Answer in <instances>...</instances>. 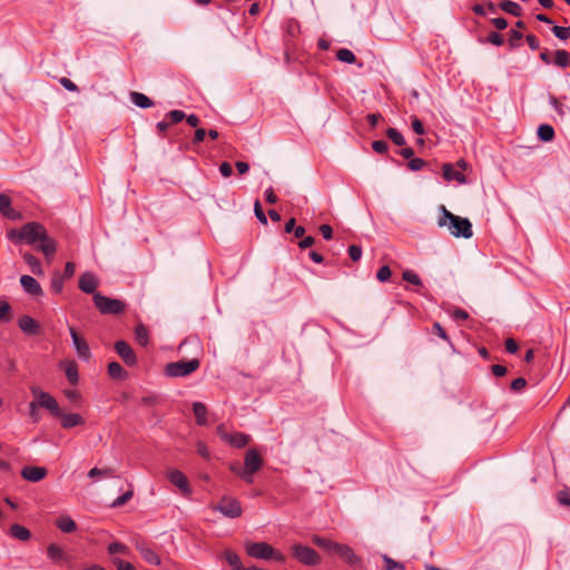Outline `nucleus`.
I'll use <instances>...</instances> for the list:
<instances>
[{"label": "nucleus", "instance_id": "nucleus-1", "mask_svg": "<svg viewBox=\"0 0 570 570\" xmlns=\"http://www.w3.org/2000/svg\"><path fill=\"white\" fill-rule=\"evenodd\" d=\"M8 238L14 243L38 244V249L47 257L53 256L57 250L56 242L48 236L45 226L36 222L24 224L19 230H10Z\"/></svg>", "mask_w": 570, "mask_h": 570}, {"label": "nucleus", "instance_id": "nucleus-2", "mask_svg": "<svg viewBox=\"0 0 570 570\" xmlns=\"http://www.w3.org/2000/svg\"><path fill=\"white\" fill-rule=\"evenodd\" d=\"M440 210L441 216L438 218L439 227H448L450 234L456 238H471L473 236L472 224L468 218L454 215L443 205L440 207Z\"/></svg>", "mask_w": 570, "mask_h": 570}, {"label": "nucleus", "instance_id": "nucleus-3", "mask_svg": "<svg viewBox=\"0 0 570 570\" xmlns=\"http://www.w3.org/2000/svg\"><path fill=\"white\" fill-rule=\"evenodd\" d=\"M263 465V459L255 449H249L246 452L244 469L240 470L237 466H232V471L238 474L244 481L252 483L253 474L256 473Z\"/></svg>", "mask_w": 570, "mask_h": 570}, {"label": "nucleus", "instance_id": "nucleus-4", "mask_svg": "<svg viewBox=\"0 0 570 570\" xmlns=\"http://www.w3.org/2000/svg\"><path fill=\"white\" fill-rule=\"evenodd\" d=\"M245 548L247 554L252 558L261 560H275L277 562L285 561V556L266 542H247Z\"/></svg>", "mask_w": 570, "mask_h": 570}, {"label": "nucleus", "instance_id": "nucleus-5", "mask_svg": "<svg viewBox=\"0 0 570 570\" xmlns=\"http://www.w3.org/2000/svg\"><path fill=\"white\" fill-rule=\"evenodd\" d=\"M199 365L200 363L197 358L171 362L166 365L165 373L170 377L187 376L195 372Z\"/></svg>", "mask_w": 570, "mask_h": 570}, {"label": "nucleus", "instance_id": "nucleus-6", "mask_svg": "<svg viewBox=\"0 0 570 570\" xmlns=\"http://www.w3.org/2000/svg\"><path fill=\"white\" fill-rule=\"evenodd\" d=\"M94 302L101 314L117 315L122 313L126 307L122 301L104 296L100 293L94 295Z\"/></svg>", "mask_w": 570, "mask_h": 570}, {"label": "nucleus", "instance_id": "nucleus-7", "mask_svg": "<svg viewBox=\"0 0 570 570\" xmlns=\"http://www.w3.org/2000/svg\"><path fill=\"white\" fill-rule=\"evenodd\" d=\"M30 391L33 397L39 401L40 406L48 410L52 416L58 417L61 415L62 411L53 396L47 392H43L38 386H31Z\"/></svg>", "mask_w": 570, "mask_h": 570}, {"label": "nucleus", "instance_id": "nucleus-8", "mask_svg": "<svg viewBox=\"0 0 570 570\" xmlns=\"http://www.w3.org/2000/svg\"><path fill=\"white\" fill-rule=\"evenodd\" d=\"M292 554L295 559L306 566H316L321 561L320 556L314 549L301 543L292 546Z\"/></svg>", "mask_w": 570, "mask_h": 570}, {"label": "nucleus", "instance_id": "nucleus-9", "mask_svg": "<svg viewBox=\"0 0 570 570\" xmlns=\"http://www.w3.org/2000/svg\"><path fill=\"white\" fill-rule=\"evenodd\" d=\"M215 511H219L227 518H238L242 514V507L238 500L224 497L219 504L214 505Z\"/></svg>", "mask_w": 570, "mask_h": 570}, {"label": "nucleus", "instance_id": "nucleus-10", "mask_svg": "<svg viewBox=\"0 0 570 570\" xmlns=\"http://www.w3.org/2000/svg\"><path fill=\"white\" fill-rule=\"evenodd\" d=\"M334 554L338 556L350 567L363 568L362 558L358 557L355 551L345 543H340Z\"/></svg>", "mask_w": 570, "mask_h": 570}, {"label": "nucleus", "instance_id": "nucleus-11", "mask_svg": "<svg viewBox=\"0 0 570 570\" xmlns=\"http://www.w3.org/2000/svg\"><path fill=\"white\" fill-rule=\"evenodd\" d=\"M69 333L72 340V345L77 352V355L88 361L91 357L90 347L85 340H82L73 327H69Z\"/></svg>", "mask_w": 570, "mask_h": 570}, {"label": "nucleus", "instance_id": "nucleus-12", "mask_svg": "<svg viewBox=\"0 0 570 570\" xmlns=\"http://www.w3.org/2000/svg\"><path fill=\"white\" fill-rule=\"evenodd\" d=\"M115 350L127 365L132 366L137 363V356L127 342L117 341L115 343Z\"/></svg>", "mask_w": 570, "mask_h": 570}, {"label": "nucleus", "instance_id": "nucleus-13", "mask_svg": "<svg viewBox=\"0 0 570 570\" xmlns=\"http://www.w3.org/2000/svg\"><path fill=\"white\" fill-rule=\"evenodd\" d=\"M48 471L42 466H24L21 476L29 482H39L46 478Z\"/></svg>", "mask_w": 570, "mask_h": 570}, {"label": "nucleus", "instance_id": "nucleus-14", "mask_svg": "<svg viewBox=\"0 0 570 570\" xmlns=\"http://www.w3.org/2000/svg\"><path fill=\"white\" fill-rule=\"evenodd\" d=\"M20 284L26 293L31 296L42 295V288L38 281L30 275H22L20 277Z\"/></svg>", "mask_w": 570, "mask_h": 570}, {"label": "nucleus", "instance_id": "nucleus-15", "mask_svg": "<svg viewBox=\"0 0 570 570\" xmlns=\"http://www.w3.org/2000/svg\"><path fill=\"white\" fill-rule=\"evenodd\" d=\"M98 279L97 277L90 273L86 272L80 276L79 279V288L87 294H94L98 287Z\"/></svg>", "mask_w": 570, "mask_h": 570}, {"label": "nucleus", "instance_id": "nucleus-16", "mask_svg": "<svg viewBox=\"0 0 570 570\" xmlns=\"http://www.w3.org/2000/svg\"><path fill=\"white\" fill-rule=\"evenodd\" d=\"M169 481L175 484L184 494H190V487L187 478L178 470L168 473Z\"/></svg>", "mask_w": 570, "mask_h": 570}, {"label": "nucleus", "instance_id": "nucleus-17", "mask_svg": "<svg viewBox=\"0 0 570 570\" xmlns=\"http://www.w3.org/2000/svg\"><path fill=\"white\" fill-rule=\"evenodd\" d=\"M18 325L20 330L28 335H38L40 333V326L30 316L23 315L19 318Z\"/></svg>", "mask_w": 570, "mask_h": 570}, {"label": "nucleus", "instance_id": "nucleus-18", "mask_svg": "<svg viewBox=\"0 0 570 570\" xmlns=\"http://www.w3.org/2000/svg\"><path fill=\"white\" fill-rule=\"evenodd\" d=\"M61 421V426L63 429H71L77 425L85 424V420L80 414L77 413H63L61 412V415L58 416Z\"/></svg>", "mask_w": 570, "mask_h": 570}, {"label": "nucleus", "instance_id": "nucleus-19", "mask_svg": "<svg viewBox=\"0 0 570 570\" xmlns=\"http://www.w3.org/2000/svg\"><path fill=\"white\" fill-rule=\"evenodd\" d=\"M443 177L445 180L451 181L455 180L459 184H465V176L461 170L455 169L451 164L443 165Z\"/></svg>", "mask_w": 570, "mask_h": 570}, {"label": "nucleus", "instance_id": "nucleus-20", "mask_svg": "<svg viewBox=\"0 0 570 570\" xmlns=\"http://www.w3.org/2000/svg\"><path fill=\"white\" fill-rule=\"evenodd\" d=\"M66 376L70 384L76 385L79 381L78 366L75 361H65L61 363Z\"/></svg>", "mask_w": 570, "mask_h": 570}, {"label": "nucleus", "instance_id": "nucleus-21", "mask_svg": "<svg viewBox=\"0 0 570 570\" xmlns=\"http://www.w3.org/2000/svg\"><path fill=\"white\" fill-rule=\"evenodd\" d=\"M137 550L146 562L156 566L160 563L158 554L148 546L144 543L137 544Z\"/></svg>", "mask_w": 570, "mask_h": 570}, {"label": "nucleus", "instance_id": "nucleus-22", "mask_svg": "<svg viewBox=\"0 0 570 570\" xmlns=\"http://www.w3.org/2000/svg\"><path fill=\"white\" fill-rule=\"evenodd\" d=\"M312 541L320 548H322L323 550H325L327 553L330 554H334L337 547H338V542H334L327 538H323V537H320V535H313L312 538Z\"/></svg>", "mask_w": 570, "mask_h": 570}, {"label": "nucleus", "instance_id": "nucleus-23", "mask_svg": "<svg viewBox=\"0 0 570 570\" xmlns=\"http://www.w3.org/2000/svg\"><path fill=\"white\" fill-rule=\"evenodd\" d=\"M0 213L10 219L18 217L17 212L11 207L10 198L4 194H0Z\"/></svg>", "mask_w": 570, "mask_h": 570}, {"label": "nucleus", "instance_id": "nucleus-24", "mask_svg": "<svg viewBox=\"0 0 570 570\" xmlns=\"http://www.w3.org/2000/svg\"><path fill=\"white\" fill-rule=\"evenodd\" d=\"M108 374L111 379L118 380V381H124L128 376L127 371L118 362L109 363Z\"/></svg>", "mask_w": 570, "mask_h": 570}, {"label": "nucleus", "instance_id": "nucleus-25", "mask_svg": "<svg viewBox=\"0 0 570 570\" xmlns=\"http://www.w3.org/2000/svg\"><path fill=\"white\" fill-rule=\"evenodd\" d=\"M249 440L250 436L248 434L236 432L234 434H229L227 442L237 449H242L249 443Z\"/></svg>", "mask_w": 570, "mask_h": 570}, {"label": "nucleus", "instance_id": "nucleus-26", "mask_svg": "<svg viewBox=\"0 0 570 570\" xmlns=\"http://www.w3.org/2000/svg\"><path fill=\"white\" fill-rule=\"evenodd\" d=\"M56 525L63 532V533H71L77 529L76 522L68 515H61L57 519Z\"/></svg>", "mask_w": 570, "mask_h": 570}, {"label": "nucleus", "instance_id": "nucleus-27", "mask_svg": "<svg viewBox=\"0 0 570 570\" xmlns=\"http://www.w3.org/2000/svg\"><path fill=\"white\" fill-rule=\"evenodd\" d=\"M130 100L139 108H150L154 106V101L150 98L137 91L130 94Z\"/></svg>", "mask_w": 570, "mask_h": 570}, {"label": "nucleus", "instance_id": "nucleus-28", "mask_svg": "<svg viewBox=\"0 0 570 570\" xmlns=\"http://www.w3.org/2000/svg\"><path fill=\"white\" fill-rule=\"evenodd\" d=\"M193 411L196 417V422L198 425H206L207 424V407L202 402H195L193 404Z\"/></svg>", "mask_w": 570, "mask_h": 570}, {"label": "nucleus", "instance_id": "nucleus-29", "mask_svg": "<svg viewBox=\"0 0 570 570\" xmlns=\"http://www.w3.org/2000/svg\"><path fill=\"white\" fill-rule=\"evenodd\" d=\"M10 534H11V537H13L20 541H27L31 537L30 531L26 527L17 524V523L12 524L10 527Z\"/></svg>", "mask_w": 570, "mask_h": 570}, {"label": "nucleus", "instance_id": "nucleus-30", "mask_svg": "<svg viewBox=\"0 0 570 570\" xmlns=\"http://www.w3.org/2000/svg\"><path fill=\"white\" fill-rule=\"evenodd\" d=\"M23 259L30 266V269L35 275L43 274L41 263L36 256H33L32 254L26 253L23 255Z\"/></svg>", "mask_w": 570, "mask_h": 570}, {"label": "nucleus", "instance_id": "nucleus-31", "mask_svg": "<svg viewBox=\"0 0 570 570\" xmlns=\"http://www.w3.org/2000/svg\"><path fill=\"white\" fill-rule=\"evenodd\" d=\"M554 65L566 68L570 65V53L567 50L559 49L554 52Z\"/></svg>", "mask_w": 570, "mask_h": 570}, {"label": "nucleus", "instance_id": "nucleus-32", "mask_svg": "<svg viewBox=\"0 0 570 570\" xmlns=\"http://www.w3.org/2000/svg\"><path fill=\"white\" fill-rule=\"evenodd\" d=\"M538 137L542 141H546V142L551 141L554 138L553 127L550 125H547V124L540 125L538 128Z\"/></svg>", "mask_w": 570, "mask_h": 570}, {"label": "nucleus", "instance_id": "nucleus-33", "mask_svg": "<svg viewBox=\"0 0 570 570\" xmlns=\"http://www.w3.org/2000/svg\"><path fill=\"white\" fill-rule=\"evenodd\" d=\"M500 8L514 17L521 16L522 9L517 2L504 0L500 2Z\"/></svg>", "mask_w": 570, "mask_h": 570}, {"label": "nucleus", "instance_id": "nucleus-34", "mask_svg": "<svg viewBox=\"0 0 570 570\" xmlns=\"http://www.w3.org/2000/svg\"><path fill=\"white\" fill-rule=\"evenodd\" d=\"M383 570H405V566L387 554H382Z\"/></svg>", "mask_w": 570, "mask_h": 570}, {"label": "nucleus", "instance_id": "nucleus-35", "mask_svg": "<svg viewBox=\"0 0 570 570\" xmlns=\"http://www.w3.org/2000/svg\"><path fill=\"white\" fill-rule=\"evenodd\" d=\"M225 559L228 562V564L230 567H233L234 570H244L245 569L240 562L239 557L234 551L226 550Z\"/></svg>", "mask_w": 570, "mask_h": 570}, {"label": "nucleus", "instance_id": "nucleus-36", "mask_svg": "<svg viewBox=\"0 0 570 570\" xmlns=\"http://www.w3.org/2000/svg\"><path fill=\"white\" fill-rule=\"evenodd\" d=\"M47 554L55 562H59L65 558L63 550L55 543L49 544V547L47 548Z\"/></svg>", "mask_w": 570, "mask_h": 570}, {"label": "nucleus", "instance_id": "nucleus-37", "mask_svg": "<svg viewBox=\"0 0 570 570\" xmlns=\"http://www.w3.org/2000/svg\"><path fill=\"white\" fill-rule=\"evenodd\" d=\"M336 58L340 61L346 62V63H354L356 61L355 55L350 49H346V48L340 49L336 53Z\"/></svg>", "mask_w": 570, "mask_h": 570}, {"label": "nucleus", "instance_id": "nucleus-38", "mask_svg": "<svg viewBox=\"0 0 570 570\" xmlns=\"http://www.w3.org/2000/svg\"><path fill=\"white\" fill-rule=\"evenodd\" d=\"M135 336L140 345L145 346L148 344V331L142 324L136 326Z\"/></svg>", "mask_w": 570, "mask_h": 570}, {"label": "nucleus", "instance_id": "nucleus-39", "mask_svg": "<svg viewBox=\"0 0 570 570\" xmlns=\"http://www.w3.org/2000/svg\"><path fill=\"white\" fill-rule=\"evenodd\" d=\"M88 476L89 478H96V476L112 478V476H115V470L111 468H106V469L92 468L88 472Z\"/></svg>", "mask_w": 570, "mask_h": 570}, {"label": "nucleus", "instance_id": "nucleus-40", "mask_svg": "<svg viewBox=\"0 0 570 570\" xmlns=\"http://www.w3.org/2000/svg\"><path fill=\"white\" fill-rule=\"evenodd\" d=\"M387 137L397 146L405 145V139L402 136L400 131H397L395 128H389L386 130Z\"/></svg>", "mask_w": 570, "mask_h": 570}, {"label": "nucleus", "instance_id": "nucleus-41", "mask_svg": "<svg viewBox=\"0 0 570 570\" xmlns=\"http://www.w3.org/2000/svg\"><path fill=\"white\" fill-rule=\"evenodd\" d=\"M39 407H41V406L37 399H35L32 402L29 403V416L31 417V420L33 422L40 421Z\"/></svg>", "mask_w": 570, "mask_h": 570}, {"label": "nucleus", "instance_id": "nucleus-42", "mask_svg": "<svg viewBox=\"0 0 570 570\" xmlns=\"http://www.w3.org/2000/svg\"><path fill=\"white\" fill-rule=\"evenodd\" d=\"M552 32L560 40H567L570 38V26L569 27L554 26L552 28Z\"/></svg>", "mask_w": 570, "mask_h": 570}, {"label": "nucleus", "instance_id": "nucleus-43", "mask_svg": "<svg viewBox=\"0 0 570 570\" xmlns=\"http://www.w3.org/2000/svg\"><path fill=\"white\" fill-rule=\"evenodd\" d=\"M128 551H129L128 548L120 542H112L108 547V552L110 554H116V553L127 554Z\"/></svg>", "mask_w": 570, "mask_h": 570}, {"label": "nucleus", "instance_id": "nucleus-44", "mask_svg": "<svg viewBox=\"0 0 570 570\" xmlns=\"http://www.w3.org/2000/svg\"><path fill=\"white\" fill-rule=\"evenodd\" d=\"M10 311H11V306L4 301H0V321L1 322H9Z\"/></svg>", "mask_w": 570, "mask_h": 570}, {"label": "nucleus", "instance_id": "nucleus-45", "mask_svg": "<svg viewBox=\"0 0 570 570\" xmlns=\"http://www.w3.org/2000/svg\"><path fill=\"white\" fill-rule=\"evenodd\" d=\"M166 117L169 119L170 124H177L181 121L186 115L181 110H171L166 115Z\"/></svg>", "mask_w": 570, "mask_h": 570}, {"label": "nucleus", "instance_id": "nucleus-46", "mask_svg": "<svg viewBox=\"0 0 570 570\" xmlns=\"http://www.w3.org/2000/svg\"><path fill=\"white\" fill-rule=\"evenodd\" d=\"M485 42L492 43L494 46H501L504 42V38L502 35H500L495 31H492L489 33Z\"/></svg>", "mask_w": 570, "mask_h": 570}, {"label": "nucleus", "instance_id": "nucleus-47", "mask_svg": "<svg viewBox=\"0 0 570 570\" xmlns=\"http://www.w3.org/2000/svg\"><path fill=\"white\" fill-rule=\"evenodd\" d=\"M558 502L562 505L570 507V488H566L558 493Z\"/></svg>", "mask_w": 570, "mask_h": 570}, {"label": "nucleus", "instance_id": "nucleus-48", "mask_svg": "<svg viewBox=\"0 0 570 570\" xmlns=\"http://www.w3.org/2000/svg\"><path fill=\"white\" fill-rule=\"evenodd\" d=\"M392 275L391 268L386 265L382 266L376 274V277L380 282H386L390 279Z\"/></svg>", "mask_w": 570, "mask_h": 570}, {"label": "nucleus", "instance_id": "nucleus-49", "mask_svg": "<svg viewBox=\"0 0 570 570\" xmlns=\"http://www.w3.org/2000/svg\"><path fill=\"white\" fill-rule=\"evenodd\" d=\"M403 279L413 284V285H421V279L420 277L413 273L412 271H405L403 272Z\"/></svg>", "mask_w": 570, "mask_h": 570}, {"label": "nucleus", "instance_id": "nucleus-50", "mask_svg": "<svg viewBox=\"0 0 570 570\" xmlns=\"http://www.w3.org/2000/svg\"><path fill=\"white\" fill-rule=\"evenodd\" d=\"M523 35L518 30L510 31L509 45L511 48H515L519 46V41L522 39Z\"/></svg>", "mask_w": 570, "mask_h": 570}, {"label": "nucleus", "instance_id": "nucleus-51", "mask_svg": "<svg viewBox=\"0 0 570 570\" xmlns=\"http://www.w3.org/2000/svg\"><path fill=\"white\" fill-rule=\"evenodd\" d=\"M132 490H129L127 492H125L122 495L118 497L114 503H112V507H120V505H124L125 503H127L131 498H132Z\"/></svg>", "mask_w": 570, "mask_h": 570}, {"label": "nucleus", "instance_id": "nucleus-52", "mask_svg": "<svg viewBox=\"0 0 570 570\" xmlns=\"http://www.w3.org/2000/svg\"><path fill=\"white\" fill-rule=\"evenodd\" d=\"M59 82L68 91L77 92L79 90L78 86L75 82H72L70 79L66 78V77L60 78Z\"/></svg>", "mask_w": 570, "mask_h": 570}, {"label": "nucleus", "instance_id": "nucleus-53", "mask_svg": "<svg viewBox=\"0 0 570 570\" xmlns=\"http://www.w3.org/2000/svg\"><path fill=\"white\" fill-rule=\"evenodd\" d=\"M254 212H255V216L257 217V219L262 224L266 225L267 224V218H266V216H265V214H264V212L262 209V206H261L258 200H256L255 204H254Z\"/></svg>", "mask_w": 570, "mask_h": 570}, {"label": "nucleus", "instance_id": "nucleus-54", "mask_svg": "<svg viewBox=\"0 0 570 570\" xmlns=\"http://www.w3.org/2000/svg\"><path fill=\"white\" fill-rule=\"evenodd\" d=\"M372 148L377 154H384L387 151V142L384 140H375L372 142Z\"/></svg>", "mask_w": 570, "mask_h": 570}, {"label": "nucleus", "instance_id": "nucleus-55", "mask_svg": "<svg viewBox=\"0 0 570 570\" xmlns=\"http://www.w3.org/2000/svg\"><path fill=\"white\" fill-rule=\"evenodd\" d=\"M348 255L352 261L357 262L362 256V248L357 245H351L348 247Z\"/></svg>", "mask_w": 570, "mask_h": 570}, {"label": "nucleus", "instance_id": "nucleus-56", "mask_svg": "<svg viewBox=\"0 0 570 570\" xmlns=\"http://www.w3.org/2000/svg\"><path fill=\"white\" fill-rule=\"evenodd\" d=\"M114 564L117 567L118 570H135L134 566L130 562H127L119 558L114 559Z\"/></svg>", "mask_w": 570, "mask_h": 570}, {"label": "nucleus", "instance_id": "nucleus-57", "mask_svg": "<svg viewBox=\"0 0 570 570\" xmlns=\"http://www.w3.org/2000/svg\"><path fill=\"white\" fill-rule=\"evenodd\" d=\"M196 450H197V453L204 458V459H209L210 458V453H209V450L208 448L206 446V444L202 441H198L196 443Z\"/></svg>", "mask_w": 570, "mask_h": 570}, {"label": "nucleus", "instance_id": "nucleus-58", "mask_svg": "<svg viewBox=\"0 0 570 570\" xmlns=\"http://www.w3.org/2000/svg\"><path fill=\"white\" fill-rule=\"evenodd\" d=\"M527 385V381L523 377H518L511 382V390L514 392H519L524 389Z\"/></svg>", "mask_w": 570, "mask_h": 570}, {"label": "nucleus", "instance_id": "nucleus-59", "mask_svg": "<svg viewBox=\"0 0 570 570\" xmlns=\"http://www.w3.org/2000/svg\"><path fill=\"white\" fill-rule=\"evenodd\" d=\"M432 328L434 334L440 336L445 342H450L448 334L445 333L444 328L440 325V323H434Z\"/></svg>", "mask_w": 570, "mask_h": 570}, {"label": "nucleus", "instance_id": "nucleus-60", "mask_svg": "<svg viewBox=\"0 0 570 570\" xmlns=\"http://www.w3.org/2000/svg\"><path fill=\"white\" fill-rule=\"evenodd\" d=\"M412 128L415 134L423 135L424 134V127L422 121L417 117L412 118Z\"/></svg>", "mask_w": 570, "mask_h": 570}, {"label": "nucleus", "instance_id": "nucleus-61", "mask_svg": "<svg viewBox=\"0 0 570 570\" xmlns=\"http://www.w3.org/2000/svg\"><path fill=\"white\" fill-rule=\"evenodd\" d=\"M51 287L56 293H60L63 288V279L60 276H55L51 282Z\"/></svg>", "mask_w": 570, "mask_h": 570}, {"label": "nucleus", "instance_id": "nucleus-62", "mask_svg": "<svg viewBox=\"0 0 570 570\" xmlns=\"http://www.w3.org/2000/svg\"><path fill=\"white\" fill-rule=\"evenodd\" d=\"M425 165L424 160L421 159V158H413V159H410V163H409V167L412 169V170H420L423 168V166Z\"/></svg>", "mask_w": 570, "mask_h": 570}, {"label": "nucleus", "instance_id": "nucleus-63", "mask_svg": "<svg viewBox=\"0 0 570 570\" xmlns=\"http://www.w3.org/2000/svg\"><path fill=\"white\" fill-rule=\"evenodd\" d=\"M219 171L224 177H229L233 174L232 165L227 161H224L219 166Z\"/></svg>", "mask_w": 570, "mask_h": 570}, {"label": "nucleus", "instance_id": "nucleus-64", "mask_svg": "<svg viewBox=\"0 0 570 570\" xmlns=\"http://www.w3.org/2000/svg\"><path fill=\"white\" fill-rule=\"evenodd\" d=\"M320 232L325 239H331L333 236V229L330 225L323 224L320 226Z\"/></svg>", "mask_w": 570, "mask_h": 570}]
</instances>
